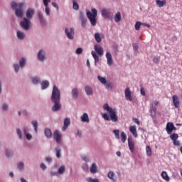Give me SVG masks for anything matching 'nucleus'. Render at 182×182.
Masks as SVG:
<instances>
[{
	"mask_svg": "<svg viewBox=\"0 0 182 182\" xmlns=\"http://www.w3.org/2000/svg\"><path fill=\"white\" fill-rule=\"evenodd\" d=\"M156 5L159 6V8H163L164 6L166 5V0H156Z\"/></svg>",
	"mask_w": 182,
	"mask_h": 182,
	"instance_id": "nucleus-24",
	"label": "nucleus"
},
{
	"mask_svg": "<svg viewBox=\"0 0 182 182\" xmlns=\"http://www.w3.org/2000/svg\"><path fill=\"white\" fill-rule=\"evenodd\" d=\"M124 93L127 100H129V102H133V98L132 97V91H130V88H126Z\"/></svg>",
	"mask_w": 182,
	"mask_h": 182,
	"instance_id": "nucleus-12",
	"label": "nucleus"
},
{
	"mask_svg": "<svg viewBox=\"0 0 182 182\" xmlns=\"http://www.w3.org/2000/svg\"><path fill=\"white\" fill-rule=\"evenodd\" d=\"M23 3H16V1H13L11 3L12 9H15V14L18 18H22L23 16Z\"/></svg>",
	"mask_w": 182,
	"mask_h": 182,
	"instance_id": "nucleus-3",
	"label": "nucleus"
},
{
	"mask_svg": "<svg viewBox=\"0 0 182 182\" xmlns=\"http://www.w3.org/2000/svg\"><path fill=\"white\" fill-rule=\"evenodd\" d=\"M102 117L103 119H105V120H107L108 122L110 121V117H109V114L104 113L102 114Z\"/></svg>",
	"mask_w": 182,
	"mask_h": 182,
	"instance_id": "nucleus-44",
	"label": "nucleus"
},
{
	"mask_svg": "<svg viewBox=\"0 0 182 182\" xmlns=\"http://www.w3.org/2000/svg\"><path fill=\"white\" fill-rule=\"evenodd\" d=\"M97 79H98V80H100V82L101 83H102V85H106V83H107V81L106 80V78H105V77H103L100 75L97 76Z\"/></svg>",
	"mask_w": 182,
	"mask_h": 182,
	"instance_id": "nucleus-32",
	"label": "nucleus"
},
{
	"mask_svg": "<svg viewBox=\"0 0 182 182\" xmlns=\"http://www.w3.org/2000/svg\"><path fill=\"white\" fill-rule=\"evenodd\" d=\"M25 135L28 140H31V139H32V135H31L30 134H26Z\"/></svg>",
	"mask_w": 182,
	"mask_h": 182,
	"instance_id": "nucleus-61",
	"label": "nucleus"
},
{
	"mask_svg": "<svg viewBox=\"0 0 182 182\" xmlns=\"http://www.w3.org/2000/svg\"><path fill=\"white\" fill-rule=\"evenodd\" d=\"M33 15H35V10L33 9H28L26 12L27 19H32Z\"/></svg>",
	"mask_w": 182,
	"mask_h": 182,
	"instance_id": "nucleus-13",
	"label": "nucleus"
},
{
	"mask_svg": "<svg viewBox=\"0 0 182 182\" xmlns=\"http://www.w3.org/2000/svg\"><path fill=\"white\" fill-rule=\"evenodd\" d=\"M173 130H177V128L174 127V124L173 122H168L166 124V131L168 134H171L173 133Z\"/></svg>",
	"mask_w": 182,
	"mask_h": 182,
	"instance_id": "nucleus-8",
	"label": "nucleus"
},
{
	"mask_svg": "<svg viewBox=\"0 0 182 182\" xmlns=\"http://www.w3.org/2000/svg\"><path fill=\"white\" fill-rule=\"evenodd\" d=\"M149 112H150L151 117H152V119H156L157 107H154V105L153 104H151V107H150Z\"/></svg>",
	"mask_w": 182,
	"mask_h": 182,
	"instance_id": "nucleus-11",
	"label": "nucleus"
},
{
	"mask_svg": "<svg viewBox=\"0 0 182 182\" xmlns=\"http://www.w3.org/2000/svg\"><path fill=\"white\" fill-rule=\"evenodd\" d=\"M14 70L16 73H18V72H19V65L18 64H14Z\"/></svg>",
	"mask_w": 182,
	"mask_h": 182,
	"instance_id": "nucleus-53",
	"label": "nucleus"
},
{
	"mask_svg": "<svg viewBox=\"0 0 182 182\" xmlns=\"http://www.w3.org/2000/svg\"><path fill=\"white\" fill-rule=\"evenodd\" d=\"M141 95H142V96H146V91L144 90V88H141Z\"/></svg>",
	"mask_w": 182,
	"mask_h": 182,
	"instance_id": "nucleus-62",
	"label": "nucleus"
},
{
	"mask_svg": "<svg viewBox=\"0 0 182 182\" xmlns=\"http://www.w3.org/2000/svg\"><path fill=\"white\" fill-rule=\"evenodd\" d=\"M82 52H83V49H82V48H78L76 50L77 55H80L82 53Z\"/></svg>",
	"mask_w": 182,
	"mask_h": 182,
	"instance_id": "nucleus-55",
	"label": "nucleus"
},
{
	"mask_svg": "<svg viewBox=\"0 0 182 182\" xmlns=\"http://www.w3.org/2000/svg\"><path fill=\"white\" fill-rule=\"evenodd\" d=\"M134 123H136L138 126H140V121L137 118H133Z\"/></svg>",
	"mask_w": 182,
	"mask_h": 182,
	"instance_id": "nucleus-56",
	"label": "nucleus"
},
{
	"mask_svg": "<svg viewBox=\"0 0 182 182\" xmlns=\"http://www.w3.org/2000/svg\"><path fill=\"white\" fill-rule=\"evenodd\" d=\"M87 17L88 18L91 25L92 26H95L96 23L97 22V20L96 19V18H97V10H96V9H91V12L87 11Z\"/></svg>",
	"mask_w": 182,
	"mask_h": 182,
	"instance_id": "nucleus-4",
	"label": "nucleus"
},
{
	"mask_svg": "<svg viewBox=\"0 0 182 182\" xmlns=\"http://www.w3.org/2000/svg\"><path fill=\"white\" fill-rule=\"evenodd\" d=\"M170 139H171V140L174 141L175 140H177V139H178V134H172L170 135Z\"/></svg>",
	"mask_w": 182,
	"mask_h": 182,
	"instance_id": "nucleus-42",
	"label": "nucleus"
},
{
	"mask_svg": "<svg viewBox=\"0 0 182 182\" xmlns=\"http://www.w3.org/2000/svg\"><path fill=\"white\" fill-rule=\"evenodd\" d=\"M17 38L21 40L25 38V33L22 31H17Z\"/></svg>",
	"mask_w": 182,
	"mask_h": 182,
	"instance_id": "nucleus-34",
	"label": "nucleus"
},
{
	"mask_svg": "<svg viewBox=\"0 0 182 182\" xmlns=\"http://www.w3.org/2000/svg\"><path fill=\"white\" fill-rule=\"evenodd\" d=\"M113 133L116 137V139H120V131L119 129H114Z\"/></svg>",
	"mask_w": 182,
	"mask_h": 182,
	"instance_id": "nucleus-39",
	"label": "nucleus"
},
{
	"mask_svg": "<svg viewBox=\"0 0 182 182\" xmlns=\"http://www.w3.org/2000/svg\"><path fill=\"white\" fill-rule=\"evenodd\" d=\"M43 5L46 6V8H49L48 6L49 3H50V0H43Z\"/></svg>",
	"mask_w": 182,
	"mask_h": 182,
	"instance_id": "nucleus-51",
	"label": "nucleus"
},
{
	"mask_svg": "<svg viewBox=\"0 0 182 182\" xmlns=\"http://www.w3.org/2000/svg\"><path fill=\"white\" fill-rule=\"evenodd\" d=\"M41 168L43 170H46V165H45V164L42 163V164H41Z\"/></svg>",
	"mask_w": 182,
	"mask_h": 182,
	"instance_id": "nucleus-63",
	"label": "nucleus"
},
{
	"mask_svg": "<svg viewBox=\"0 0 182 182\" xmlns=\"http://www.w3.org/2000/svg\"><path fill=\"white\" fill-rule=\"evenodd\" d=\"M26 63V59L21 58L19 62L21 68H25V64Z\"/></svg>",
	"mask_w": 182,
	"mask_h": 182,
	"instance_id": "nucleus-38",
	"label": "nucleus"
},
{
	"mask_svg": "<svg viewBox=\"0 0 182 182\" xmlns=\"http://www.w3.org/2000/svg\"><path fill=\"white\" fill-rule=\"evenodd\" d=\"M95 39L97 43H100V42H102V37L100 36V33H96L95 34Z\"/></svg>",
	"mask_w": 182,
	"mask_h": 182,
	"instance_id": "nucleus-29",
	"label": "nucleus"
},
{
	"mask_svg": "<svg viewBox=\"0 0 182 182\" xmlns=\"http://www.w3.org/2000/svg\"><path fill=\"white\" fill-rule=\"evenodd\" d=\"M101 14L102 16H103V18L105 19H109L110 18V11H109V9H102Z\"/></svg>",
	"mask_w": 182,
	"mask_h": 182,
	"instance_id": "nucleus-15",
	"label": "nucleus"
},
{
	"mask_svg": "<svg viewBox=\"0 0 182 182\" xmlns=\"http://www.w3.org/2000/svg\"><path fill=\"white\" fill-rule=\"evenodd\" d=\"M49 87V81L44 80L41 82V89L45 90V89H48Z\"/></svg>",
	"mask_w": 182,
	"mask_h": 182,
	"instance_id": "nucleus-25",
	"label": "nucleus"
},
{
	"mask_svg": "<svg viewBox=\"0 0 182 182\" xmlns=\"http://www.w3.org/2000/svg\"><path fill=\"white\" fill-rule=\"evenodd\" d=\"M129 132L134 136V137H138L139 135L137 134V129L136 128V126H130Z\"/></svg>",
	"mask_w": 182,
	"mask_h": 182,
	"instance_id": "nucleus-17",
	"label": "nucleus"
},
{
	"mask_svg": "<svg viewBox=\"0 0 182 182\" xmlns=\"http://www.w3.org/2000/svg\"><path fill=\"white\" fill-rule=\"evenodd\" d=\"M85 90L87 96H92V95H93V90L92 89V87L89 86H85Z\"/></svg>",
	"mask_w": 182,
	"mask_h": 182,
	"instance_id": "nucleus-23",
	"label": "nucleus"
},
{
	"mask_svg": "<svg viewBox=\"0 0 182 182\" xmlns=\"http://www.w3.org/2000/svg\"><path fill=\"white\" fill-rule=\"evenodd\" d=\"M104 110H107L109 114V120L116 122L119 120V117H117V111L116 108H112L109 106V104L106 103L103 105Z\"/></svg>",
	"mask_w": 182,
	"mask_h": 182,
	"instance_id": "nucleus-2",
	"label": "nucleus"
},
{
	"mask_svg": "<svg viewBox=\"0 0 182 182\" xmlns=\"http://www.w3.org/2000/svg\"><path fill=\"white\" fill-rule=\"evenodd\" d=\"M53 137L58 144H60V143H62V134L59 130H55L53 132Z\"/></svg>",
	"mask_w": 182,
	"mask_h": 182,
	"instance_id": "nucleus-6",
	"label": "nucleus"
},
{
	"mask_svg": "<svg viewBox=\"0 0 182 182\" xmlns=\"http://www.w3.org/2000/svg\"><path fill=\"white\" fill-rule=\"evenodd\" d=\"M45 134L47 139H50L52 137V131L50 129H46Z\"/></svg>",
	"mask_w": 182,
	"mask_h": 182,
	"instance_id": "nucleus-27",
	"label": "nucleus"
},
{
	"mask_svg": "<svg viewBox=\"0 0 182 182\" xmlns=\"http://www.w3.org/2000/svg\"><path fill=\"white\" fill-rule=\"evenodd\" d=\"M51 101L54 103V106L52 107L53 112L60 110L62 107V105H60V90H59L56 85H54L53 87Z\"/></svg>",
	"mask_w": 182,
	"mask_h": 182,
	"instance_id": "nucleus-1",
	"label": "nucleus"
},
{
	"mask_svg": "<svg viewBox=\"0 0 182 182\" xmlns=\"http://www.w3.org/2000/svg\"><path fill=\"white\" fill-rule=\"evenodd\" d=\"M56 150V156L58 159H60V149H55Z\"/></svg>",
	"mask_w": 182,
	"mask_h": 182,
	"instance_id": "nucleus-54",
	"label": "nucleus"
},
{
	"mask_svg": "<svg viewBox=\"0 0 182 182\" xmlns=\"http://www.w3.org/2000/svg\"><path fill=\"white\" fill-rule=\"evenodd\" d=\"M95 50L99 56H103V48L102 46L96 44L95 46Z\"/></svg>",
	"mask_w": 182,
	"mask_h": 182,
	"instance_id": "nucleus-14",
	"label": "nucleus"
},
{
	"mask_svg": "<svg viewBox=\"0 0 182 182\" xmlns=\"http://www.w3.org/2000/svg\"><path fill=\"white\" fill-rule=\"evenodd\" d=\"M72 97L73 99L76 100L79 96V90L77 88H74L72 90Z\"/></svg>",
	"mask_w": 182,
	"mask_h": 182,
	"instance_id": "nucleus-21",
	"label": "nucleus"
},
{
	"mask_svg": "<svg viewBox=\"0 0 182 182\" xmlns=\"http://www.w3.org/2000/svg\"><path fill=\"white\" fill-rule=\"evenodd\" d=\"M81 122L82 123H89V115L87 113H84L82 116H81Z\"/></svg>",
	"mask_w": 182,
	"mask_h": 182,
	"instance_id": "nucleus-22",
	"label": "nucleus"
},
{
	"mask_svg": "<svg viewBox=\"0 0 182 182\" xmlns=\"http://www.w3.org/2000/svg\"><path fill=\"white\" fill-rule=\"evenodd\" d=\"M38 15L41 23H45V19L43 18V15L42 14V13L39 12Z\"/></svg>",
	"mask_w": 182,
	"mask_h": 182,
	"instance_id": "nucleus-37",
	"label": "nucleus"
},
{
	"mask_svg": "<svg viewBox=\"0 0 182 182\" xmlns=\"http://www.w3.org/2000/svg\"><path fill=\"white\" fill-rule=\"evenodd\" d=\"M23 167H24V165L23 162H20L18 164V168L19 170H23Z\"/></svg>",
	"mask_w": 182,
	"mask_h": 182,
	"instance_id": "nucleus-52",
	"label": "nucleus"
},
{
	"mask_svg": "<svg viewBox=\"0 0 182 182\" xmlns=\"http://www.w3.org/2000/svg\"><path fill=\"white\" fill-rule=\"evenodd\" d=\"M14 152L9 151V149L6 150V156H7V157H11V156H12Z\"/></svg>",
	"mask_w": 182,
	"mask_h": 182,
	"instance_id": "nucleus-49",
	"label": "nucleus"
},
{
	"mask_svg": "<svg viewBox=\"0 0 182 182\" xmlns=\"http://www.w3.org/2000/svg\"><path fill=\"white\" fill-rule=\"evenodd\" d=\"M65 35L68 39L73 41L75 39V29L73 28H65Z\"/></svg>",
	"mask_w": 182,
	"mask_h": 182,
	"instance_id": "nucleus-7",
	"label": "nucleus"
},
{
	"mask_svg": "<svg viewBox=\"0 0 182 182\" xmlns=\"http://www.w3.org/2000/svg\"><path fill=\"white\" fill-rule=\"evenodd\" d=\"M142 23L140 21H137L135 23V30L136 31H139L140 30V26H141Z\"/></svg>",
	"mask_w": 182,
	"mask_h": 182,
	"instance_id": "nucleus-43",
	"label": "nucleus"
},
{
	"mask_svg": "<svg viewBox=\"0 0 182 182\" xmlns=\"http://www.w3.org/2000/svg\"><path fill=\"white\" fill-rule=\"evenodd\" d=\"M105 87L106 89H113V84L112 82H106Z\"/></svg>",
	"mask_w": 182,
	"mask_h": 182,
	"instance_id": "nucleus-45",
	"label": "nucleus"
},
{
	"mask_svg": "<svg viewBox=\"0 0 182 182\" xmlns=\"http://www.w3.org/2000/svg\"><path fill=\"white\" fill-rule=\"evenodd\" d=\"M59 174H63L65 173V166H62L58 169Z\"/></svg>",
	"mask_w": 182,
	"mask_h": 182,
	"instance_id": "nucleus-46",
	"label": "nucleus"
},
{
	"mask_svg": "<svg viewBox=\"0 0 182 182\" xmlns=\"http://www.w3.org/2000/svg\"><path fill=\"white\" fill-rule=\"evenodd\" d=\"M127 139V136L124 132H121V140L122 143H126V140Z\"/></svg>",
	"mask_w": 182,
	"mask_h": 182,
	"instance_id": "nucleus-36",
	"label": "nucleus"
},
{
	"mask_svg": "<svg viewBox=\"0 0 182 182\" xmlns=\"http://www.w3.org/2000/svg\"><path fill=\"white\" fill-rule=\"evenodd\" d=\"M97 171V166H96L95 163H93L92 164V166L90 167V172L95 174Z\"/></svg>",
	"mask_w": 182,
	"mask_h": 182,
	"instance_id": "nucleus-30",
	"label": "nucleus"
},
{
	"mask_svg": "<svg viewBox=\"0 0 182 182\" xmlns=\"http://www.w3.org/2000/svg\"><path fill=\"white\" fill-rule=\"evenodd\" d=\"M46 15H50V9H49V7H46Z\"/></svg>",
	"mask_w": 182,
	"mask_h": 182,
	"instance_id": "nucleus-60",
	"label": "nucleus"
},
{
	"mask_svg": "<svg viewBox=\"0 0 182 182\" xmlns=\"http://www.w3.org/2000/svg\"><path fill=\"white\" fill-rule=\"evenodd\" d=\"M121 21H122V14H120V12H118L114 16V21L117 23H119Z\"/></svg>",
	"mask_w": 182,
	"mask_h": 182,
	"instance_id": "nucleus-26",
	"label": "nucleus"
},
{
	"mask_svg": "<svg viewBox=\"0 0 182 182\" xmlns=\"http://www.w3.org/2000/svg\"><path fill=\"white\" fill-rule=\"evenodd\" d=\"M91 55H92V57L95 59V65H96V63H99V56H97V54L96 53V52L92 51Z\"/></svg>",
	"mask_w": 182,
	"mask_h": 182,
	"instance_id": "nucleus-28",
	"label": "nucleus"
},
{
	"mask_svg": "<svg viewBox=\"0 0 182 182\" xmlns=\"http://www.w3.org/2000/svg\"><path fill=\"white\" fill-rule=\"evenodd\" d=\"M161 177H162V178H164V180H166V181H170V178L168 177V175H167V172H166V171H163L161 173Z\"/></svg>",
	"mask_w": 182,
	"mask_h": 182,
	"instance_id": "nucleus-31",
	"label": "nucleus"
},
{
	"mask_svg": "<svg viewBox=\"0 0 182 182\" xmlns=\"http://www.w3.org/2000/svg\"><path fill=\"white\" fill-rule=\"evenodd\" d=\"M73 8L75 11H78L79 10V4L75 1H73Z\"/></svg>",
	"mask_w": 182,
	"mask_h": 182,
	"instance_id": "nucleus-41",
	"label": "nucleus"
},
{
	"mask_svg": "<svg viewBox=\"0 0 182 182\" xmlns=\"http://www.w3.org/2000/svg\"><path fill=\"white\" fill-rule=\"evenodd\" d=\"M172 101L173 103V106L176 109H179L180 108V98L178 96L174 95L172 97Z\"/></svg>",
	"mask_w": 182,
	"mask_h": 182,
	"instance_id": "nucleus-9",
	"label": "nucleus"
},
{
	"mask_svg": "<svg viewBox=\"0 0 182 182\" xmlns=\"http://www.w3.org/2000/svg\"><path fill=\"white\" fill-rule=\"evenodd\" d=\"M32 82L34 85H37V83H39V78H38V77H34L32 78Z\"/></svg>",
	"mask_w": 182,
	"mask_h": 182,
	"instance_id": "nucleus-48",
	"label": "nucleus"
},
{
	"mask_svg": "<svg viewBox=\"0 0 182 182\" xmlns=\"http://www.w3.org/2000/svg\"><path fill=\"white\" fill-rule=\"evenodd\" d=\"M128 146L131 153H134V141L133 140V138H128Z\"/></svg>",
	"mask_w": 182,
	"mask_h": 182,
	"instance_id": "nucleus-10",
	"label": "nucleus"
},
{
	"mask_svg": "<svg viewBox=\"0 0 182 182\" xmlns=\"http://www.w3.org/2000/svg\"><path fill=\"white\" fill-rule=\"evenodd\" d=\"M133 49L134 50H137V49H139V46L137 45V43L133 44Z\"/></svg>",
	"mask_w": 182,
	"mask_h": 182,
	"instance_id": "nucleus-59",
	"label": "nucleus"
},
{
	"mask_svg": "<svg viewBox=\"0 0 182 182\" xmlns=\"http://www.w3.org/2000/svg\"><path fill=\"white\" fill-rule=\"evenodd\" d=\"M173 141L174 146H180V141L176 139L175 141Z\"/></svg>",
	"mask_w": 182,
	"mask_h": 182,
	"instance_id": "nucleus-58",
	"label": "nucleus"
},
{
	"mask_svg": "<svg viewBox=\"0 0 182 182\" xmlns=\"http://www.w3.org/2000/svg\"><path fill=\"white\" fill-rule=\"evenodd\" d=\"M46 160L47 163H52V158H50V157H47L46 159Z\"/></svg>",
	"mask_w": 182,
	"mask_h": 182,
	"instance_id": "nucleus-64",
	"label": "nucleus"
},
{
	"mask_svg": "<svg viewBox=\"0 0 182 182\" xmlns=\"http://www.w3.org/2000/svg\"><path fill=\"white\" fill-rule=\"evenodd\" d=\"M80 19L81 21L82 26V28H85L86 26V17H85V14H83V12L80 13Z\"/></svg>",
	"mask_w": 182,
	"mask_h": 182,
	"instance_id": "nucleus-18",
	"label": "nucleus"
},
{
	"mask_svg": "<svg viewBox=\"0 0 182 182\" xmlns=\"http://www.w3.org/2000/svg\"><path fill=\"white\" fill-rule=\"evenodd\" d=\"M31 123L34 127L36 133H38V121H32Z\"/></svg>",
	"mask_w": 182,
	"mask_h": 182,
	"instance_id": "nucleus-40",
	"label": "nucleus"
},
{
	"mask_svg": "<svg viewBox=\"0 0 182 182\" xmlns=\"http://www.w3.org/2000/svg\"><path fill=\"white\" fill-rule=\"evenodd\" d=\"M38 58L41 62H43L45 60V51L40 50L38 53Z\"/></svg>",
	"mask_w": 182,
	"mask_h": 182,
	"instance_id": "nucleus-19",
	"label": "nucleus"
},
{
	"mask_svg": "<svg viewBox=\"0 0 182 182\" xmlns=\"http://www.w3.org/2000/svg\"><path fill=\"white\" fill-rule=\"evenodd\" d=\"M20 26H21L23 29H25V31H28L29 28H31V20H29V18H24L23 21L20 23Z\"/></svg>",
	"mask_w": 182,
	"mask_h": 182,
	"instance_id": "nucleus-5",
	"label": "nucleus"
},
{
	"mask_svg": "<svg viewBox=\"0 0 182 182\" xmlns=\"http://www.w3.org/2000/svg\"><path fill=\"white\" fill-rule=\"evenodd\" d=\"M154 63H160V57H155L154 58Z\"/></svg>",
	"mask_w": 182,
	"mask_h": 182,
	"instance_id": "nucleus-57",
	"label": "nucleus"
},
{
	"mask_svg": "<svg viewBox=\"0 0 182 182\" xmlns=\"http://www.w3.org/2000/svg\"><path fill=\"white\" fill-rule=\"evenodd\" d=\"M106 58H107V63L108 66H112V64L113 63V58H112V54L110 53L107 52L106 53Z\"/></svg>",
	"mask_w": 182,
	"mask_h": 182,
	"instance_id": "nucleus-16",
	"label": "nucleus"
},
{
	"mask_svg": "<svg viewBox=\"0 0 182 182\" xmlns=\"http://www.w3.org/2000/svg\"><path fill=\"white\" fill-rule=\"evenodd\" d=\"M16 134L18 135V139H22V132L20 129H16Z\"/></svg>",
	"mask_w": 182,
	"mask_h": 182,
	"instance_id": "nucleus-47",
	"label": "nucleus"
},
{
	"mask_svg": "<svg viewBox=\"0 0 182 182\" xmlns=\"http://www.w3.org/2000/svg\"><path fill=\"white\" fill-rule=\"evenodd\" d=\"M87 182H99V179L97 178H87Z\"/></svg>",
	"mask_w": 182,
	"mask_h": 182,
	"instance_id": "nucleus-50",
	"label": "nucleus"
},
{
	"mask_svg": "<svg viewBox=\"0 0 182 182\" xmlns=\"http://www.w3.org/2000/svg\"><path fill=\"white\" fill-rule=\"evenodd\" d=\"M113 177H114V173L113 171H109L108 173V178L112 180V181H116V179H114Z\"/></svg>",
	"mask_w": 182,
	"mask_h": 182,
	"instance_id": "nucleus-33",
	"label": "nucleus"
},
{
	"mask_svg": "<svg viewBox=\"0 0 182 182\" xmlns=\"http://www.w3.org/2000/svg\"><path fill=\"white\" fill-rule=\"evenodd\" d=\"M146 153L148 157H150V156H151V148L150 147V146H146Z\"/></svg>",
	"mask_w": 182,
	"mask_h": 182,
	"instance_id": "nucleus-35",
	"label": "nucleus"
},
{
	"mask_svg": "<svg viewBox=\"0 0 182 182\" xmlns=\"http://www.w3.org/2000/svg\"><path fill=\"white\" fill-rule=\"evenodd\" d=\"M69 124H70V119L65 118L64 119V125L63 127V132L66 131V129H68V127H69Z\"/></svg>",
	"mask_w": 182,
	"mask_h": 182,
	"instance_id": "nucleus-20",
	"label": "nucleus"
}]
</instances>
